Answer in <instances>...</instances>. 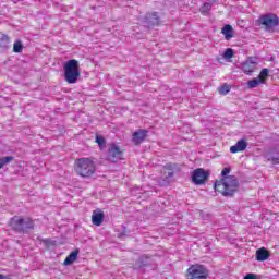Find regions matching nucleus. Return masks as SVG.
<instances>
[{
    "label": "nucleus",
    "mask_w": 279,
    "mask_h": 279,
    "mask_svg": "<svg viewBox=\"0 0 279 279\" xmlns=\"http://www.w3.org/2000/svg\"><path fill=\"white\" fill-rule=\"evenodd\" d=\"M231 169L223 168L221 171L222 179L214 184L215 191L221 193L223 197H234V193L239 191V179L235 175H228Z\"/></svg>",
    "instance_id": "f257e3e1"
},
{
    "label": "nucleus",
    "mask_w": 279,
    "mask_h": 279,
    "mask_svg": "<svg viewBox=\"0 0 279 279\" xmlns=\"http://www.w3.org/2000/svg\"><path fill=\"white\" fill-rule=\"evenodd\" d=\"M10 226L14 232H17V234H29V231L34 230L36 225L32 218L14 216L10 219Z\"/></svg>",
    "instance_id": "f03ea898"
},
{
    "label": "nucleus",
    "mask_w": 279,
    "mask_h": 279,
    "mask_svg": "<svg viewBox=\"0 0 279 279\" xmlns=\"http://www.w3.org/2000/svg\"><path fill=\"white\" fill-rule=\"evenodd\" d=\"M64 71V80L68 84H77V80H80V61L75 59H71L65 62L63 66Z\"/></svg>",
    "instance_id": "7ed1b4c3"
},
{
    "label": "nucleus",
    "mask_w": 279,
    "mask_h": 279,
    "mask_svg": "<svg viewBox=\"0 0 279 279\" xmlns=\"http://www.w3.org/2000/svg\"><path fill=\"white\" fill-rule=\"evenodd\" d=\"M75 171L81 178H90L97 171L95 161L90 158H80L76 160Z\"/></svg>",
    "instance_id": "20e7f679"
},
{
    "label": "nucleus",
    "mask_w": 279,
    "mask_h": 279,
    "mask_svg": "<svg viewBox=\"0 0 279 279\" xmlns=\"http://www.w3.org/2000/svg\"><path fill=\"white\" fill-rule=\"evenodd\" d=\"M210 270L202 264H195L189 267L186 279H208Z\"/></svg>",
    "instance_id": "39448f33"
},
{
    "label": "nucleus",
    "mask_w": 279,
    "mask_h": 279,
    "mask_svg": "<svg viewBox=\"0 0 279 279\" xmlns=\"http://www.w3.org/2000/svg\"><path fill=\"white\" fill-rule=\"evenodd\" d=\"M161 23L160 13L148 12L141 19V24L146 29H154V27H159Z\"/></svg>",
    "instance_id": "423d86ee"
},
{
    "label": "nucleus",
    "mask_w": 279,
    "mask_h": 279,
    "mask_svg": "<svg viewBox=\"0 0 279 279\" xmlns=\"http://www.w3.org/2000/svg\"><path fill=\"white\" fill-rule=\"evenodd\" d=\"M259 23L265 26L266 32H274L279 25V17L274 13L264 14L259 16Z\"/></svg>",
    "instance_id": "0eeeda50"
},
{
    "label": "nucleus",
    "mask_w": 279,
    "mask_h": 279,
    "mask_svg": "<svg viewBox=\"0 0 279 279\" xmlns=\"http://www.w3.org/2000/svg\"><path fill=\"white\" fill-rule=\"evenodd\" d=\"M192 182L197 186H202V184H206V180L210 178V172L204 170L203 168H197L192 172Z\"/></svg>",
    "instance_id": "6e6552de"
},
{
    "label": "nucleus",
    "mask_w": 279,
    "mask_h": 279,
    "mask_svg": "<svg viewBox=\"0 0 279 279\" xmlns=\"http://www.w3.org/2000/svg\"><path fill=\"white\" fill-rule=\"evenodd\" d=\"M107 159L109 162H119L123 160V151L117 144H110L107 153Z\"/></svg>",
    "instance_id": "1a4fd4ad"
},
{
    "label": "nucleus",
    "mask_w": 279,
    "mask_h": 279,
    "mask_svg": "<svg viewBox=\"0 0 279 279\" xmlns=\"http://www.w3.org/2000/svg\"><path fill=\"white\" fill-rule=\"evenodd\" d=\"M147 134H149L147 130L140 129L133 133L132 142L134 145H141V143L147 138Z\"/></svg>",
    "instance_id": "9d476101"
},
{
    "label": "nucleus",
    "mask_w": 279,
    "mask_h": 279,
    "mask_svg": "<svg viewBox=\"0 0 279 279\" xmlns=\"http://www.w3.org/2000/svg\"><path fill=\"white\" fill-rule=\"evenodd\" d=\"M166 169L168 172H165L167 175L163 179V182H171V178H173V175H175V171H180V168H178V165L175 163H167L166 165Z\"/></svg>",
    "instance_id": "9b49d317"
},
{
    "label": "nucleus",
    "mask_w": 279,
    "mask_h": 279,
    "mask_svg": "<svg viewBox=\"0 0 279 279\" xmlns=\"http://www.w3.org/2000/svg\"><path fill=\"white\" fill-rule=\"evenodd\" d=\"M241 69L246 75H252V72L256 69V62L250 58L241 64Z\"/></svg>",
    "instance_id": "f8f14e48"
},
{
    "label": "nucleus",
    "mask_w": 279,
    "mask_h": 279,
    "mask_svg": "<svg viewBox=\"0 0 279 279\" xmlns=\"http://www.w3.org/2000/svg\"><path fill=\"white\" fill-rule=\"evenodd\" d=\"M247 149V142L245 140H240L235 145L230 147L231 154H239V151H245Z\"/></svg>",
    "instance_id": "ddd939ff"
},
{
    "label": "nucleus",
    "mask_w": 279,
    "mask_h": 279,
    "mask_svg": "<svg viewBox=\"0 0 279 279\" xmlns=\"http://www.w3.org/2000/svg\"><path fill=\"white\" fill-rule=\"evenodd\" d=\"M10 49V37L0 33V53H3Z\"/></svg>",
    "instance_id": "4468645a"
},
{
    "label": "nucleus",
    "mask_w": 279,
    "mask_h": 279,
    "mask_svg": "<svg viewBox=\"0 0 279 279\" xmlns=\"http://www.w3.org/2000/svg\"><path fill=\"white\" fill-rule=\"evenodd\" d=\"M104 211H93L92 222L94 226H101V223H104Z\"/></svg>",
    "instance_id": "2eb2a0df"
},
{
    "label": "nucleus",
    "mask_w": 279,
    "mask_h": 279,
    "mask_svg": "<svg viewBox=\"0 0 279 279\" xmlns=\"http://www.w3.org/2000/svg\"><path fill=\"white\" fill-rule=\"evenodd\" d=\"M268 258H269V251H267V248L262 247L256 251V260H259L260 263H263Z\"/></svg>",
    "instance_id": "dca6fc26"
},
{
    "label": "nucleus",
    "mask_w": 279,
    "mask_h": 279,
    "mask_svg": "<svg viewBox=\"0 0 279 279\" xmlns=\"http://www.w3.org/2000/svg\"><path fill=\"white\" fill-rule=\"evenodd\" d=\"M149 266V257L143 255L135 262V269H143V267Z\"/></svg>",
    "instance_id": "f3484780"
},
{
    "label": "nucleus",
    "mask_w": 279,
    "mask_h": 279,
    "mask_svg": "<svg viewBox=\"0 0 279 279\" xmlns=\"http://www.w3.org/2000/svg\"><path fill=\"white\" fill-rule=\"evenodd\" d=\"M221 33L223 34L226 40H230V38L234 37V29L232 28V25H230V24L225 25Z\"/></svg>",
    "instance_id": "a211bd4d"
},
{
    "label": "nucleus",
    "mask_w": 279,
    "mask_h": 279,
    "mask_svg": "<svg viewBox=\"0 0 279 279\" xmlns=\"http://www.w3.org/2000/svg\"><path fill=\"white\" fill-rule=\"evenodd\" d=\"M210 10H213V3L203 2V4L198 9V12H201L203 16H208V14H210Z\"/></svg>",
    "instance_id": "6ab92c4d"
},
{
    "label": "nucleus",
    "mask_w": 279,
    "mask_h": 279,
    "mask_svg": "<svg viewBox=\"0 0 279 279\" xmlns=\"http://www.w3.org/2000/svg\"><path fill=\"white\" fill-rule=\"evenodd\" d=\"M77 254H80V250L76 248L75 251L70 253V255H68V257L63 262V265H73V263L77 260Z\"/></svg>",
    "instance_id": "aec40b11"
},
{
    "label": "nucleus",
    "mask_w": 279,
    "mask_h": 279,
    "mask_svg": "<svg viewBox=\"0 0 279 279\" xmlns=\"http://www.w3.org/2000/svg\"><path fill=\"white\" fill-rule=\"evenodd\" d=\"M260 84H265V80H259L257 78H253L251 81L247 82V87L248 88H257V86H260Z\"/></svg>",
    "instance_id": "412c9836"
},
{
    "label": "nucleus",
    "mask_w": 279,
    "mask_h": 279,
    "mask_svg": "<svg viewBox=\"0 0 279 279\" xmlns=\"http://www.w3.org/2000/svg\"><path fill=\"white\" fill-rule=\"evenodd\" d=\"M14 160V156H7L0 158V169H3L5 165H10Z\"/></svg>",
    "instance_id": "4be33fe9"
},
{
    "label": "nucleus",
    "mask_w": 279,
    "mask_h": 279,
    "mask_svg": "<svg viewBox=\"0 0 279 279\" xmlns=\"http://www.w3.org/2000/svg\"><path fill=\"white\" fill-rule=\"evenodd\" d=\"M13 52L14 53H22L23 52V41L16 40L13 44Z\"/></svg>",
    "instance_id": "5701e85b"
},
{
    "label": "nucleus",
    "mask_w": 279,
    "mask_h": 279,
    "mask_svg": "<svg viewBox=\"0 0 279 279\" xmlns=\"http://www.w3.org/2000/svg\"><path fill=\"white\" fill-rule=\"evenodd\" d=\"M267 77H269V69L264 68V69L260 71V73H259V75L257 76V78L264 80V84H265V82H267Z\"/></svg>",
    "instance_id": "b1692460"
},
{
    "label": "nucleus",
    "mask_w": 279,
    "mask_h": 279,
    "mask_svg": "<svg viewBox=\"0 0 279 279\" xmlns=\"http://www.w3.org/2000/svg\"><path fill=\"white\" fill-rule=\"evenodd\" d=\"M96 143L98 144L100 149H104V147H106V138L101 135L96 136Z\"/></svg>",
    "instance_id": "393cba45"
},
{
    "label": "nucleus",
    "mask_w": 279,
    "mask_h": 279,
    "mask_svg": "<svg viewBox=\"0 0 279 279\" xmlns=\"http://www.w3.org/2000/svg\"><path fill=\"white\" fill-rule=\"evenodd\" d=\"M223 58L226 60H230L231 58H234V50L232 48L226 49V51L223 53Z\"/></svg>",
    "instance_id": "a878e982"
},
{
    "label": "nucleus",
    "mask_w": 279,
    "mask_h": 279,
    "mask_svg": "<svg viewBox=\"0 0 279 279\" xmlns=\"http://www.w3.org/2000/svg\"><path fill=\"white\" fill-rule=\"evenodd\" d=\"M220 95H228V93H230V85L228 84H223L222 86H220L218 88Z\"/></svg>",
    "instance_id": "bb28decb"
},
{
    "label": "nucleus",
    "mask_w": 279,
    "mask_h": 279,
    "mask_svg": "<svg viewBox=\"0 0 279 279\" xmlns=\"http://www.w3.org/2000/svg\"><path fill=\"white\" fill-rule=\"evenodd\" d=\"M268 160L272 162V165H279V154H275L268 157Z\"/></svg>",
    "instance_id": "cd10ccee"
},
{
    "label": "nucleus",
    "mask_w": 279,
    "mask_h": 279,
    "mask_svg": "<svg viewBox=\"0 0 279 279\" xmlns=\"http://www.w3.org/2000/svg\"><path fill=\"white\" fill-rule=\"evenodd\" d=\"M243 279H258L255 274H247Z\"/></svg>",
    "instance_id": "c85d7f7f"
},
{
    "label": "nucleus",
    "mask_w": 279,
    "mask_h": 279,
    "mask_svg": "<svg viewBox=\"0 0 279 279\" xmlns=\"http://www.w3.org/2000/svg\"><path fill=\"white\" fill-rule=\"evenodd\" d=\"M120 236H130V231H128L125 228L121 232Z\"/></svg>",
    "instance_id": "c756f323"
}]
</instances>
